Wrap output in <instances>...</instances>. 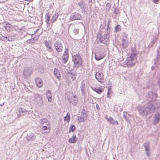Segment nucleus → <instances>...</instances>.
Masks as SVG:
<instances>
[{
	"mask_svg": "<svg viewBox=\"0 0 160 160\" xmlns=\"http://www.w3.org/2000/svg\"><path fill=\"white\" fill-rule=\"evenodd\" d=\"M76 16H78V18H74V19H73V20H80L82 18V17L80 16V15L79 14H77L75 15Z\"/></svg>",
	"mask_w": 160,
	"mask_h": 160,
	"instance_id": "obj_22",
	"label": "nucleus"
},
{
	"mask_svg": "<svg viewBox=\"0 0 160 160\" xmlns=\"http://www.w3.org/2000/svg\"><path fill=\"white\" fill-rule=\"evenodd\" d=\"M109 89H108V91L107 93V96H108V97L109 98L110 97V92H109Z\"/></svg>",
	"mask_w": 160,
	"mask_h": 160,
	"instance_id": "obj_25",
	"label": "nucleus"
},
{
	"mask_svg": "<svg viewBox=\"0 0 160 160\" xmlns=\"http://www.w3.org/2000/svg\"><path fill=\"white\" fill-rule=\"evenodd\" d=\"M46 95L47 98L48 99V101L50 102L52 101V95L51 92L49 91H47L46 92Z\"/></svg>",
	"mask_w": 160,
	"mask_h": 160,
	"instance_id": "obj_15",
	"label": "nucleus"
},
{
	"mask_svg": "<svg viewBox=\"0 0 160 160\" xmlns=\"http://www.w3.org/2000/svg\"><path fill=\"white\" fill-rule=\"evenodd\" d=\"M135 56L134 55H132L128 58L127 64L129 66L134 65L135 63L133 62L134 60Z\"/></svg>",
	"mask_w": 160,
	"mask_h": 160,
	"instance_id": "obj_7",
	"label": "nucleus"
},
{
	"mask_svg": "<svg viewBox=\"0 0 160 160\" xmlns=\"http://www.w3.org/2000/svg\"><path fill=\"white\" fill-rule=\"evenodd\" d=\"M50 17L49 14H48L46 15V20L48 22L50 21Z\"/></svg>",
	"mask_w": 160,
	"mask_h": 160,
	"instance_id": "obj_23",
	"label": "nucleus"
},
{
	"mask_svg": "<svg viewBox=\"0 0 160 160\" xmlns=\"http://www.w3.org/2000/svg\"><path fill=\"white\" fill-rule=\"evenodd\" d=\"M4 38H7V37H3V39H4ZM4 39H1L2 40H3Z\"/></svg>",
	"mask_w": 160,
	"mask_h": 160,
	"instance_id": "obj_30",
	"label": "nucleus"
},
{
	"mask_svg": "<svg viewBox=\"0 0 160 160\" xmlns=\"http://www.w3.org/2000/svg\"><path fill=\"white\" fill-rule=\"evenodd\" d=\"M33 0H30V1L32 2V1H33Z\"/></svg>",
	"mask_w": 160,
	"mask_h": 160,
	"instance_id": "obj_31",
	"label": "nucleus"
},
{
	"mask_svg": "<svg viewBox=\"0 0 160 160\" xmlns=\"http://www.w3.org/2000/svg\"><path fill=\"white\" fill-rule=\"evenodd\" d=\"M41 123L42 124L41 131L43 134H47L49 132L51 129L50 123L46 119H43Z\"/></svg>",
	"mask_w": 160,
	"mask_h": 160,
	"instance_id": "obj_1",
	"label": "nucleus"
},
{
	"mask_svg": "<svg viewBox=\"0 0 160 160\" xmlns=\"http://www.w3.org/2000/svg\"><path fill=\"white\" fill-rule=\"evenodd\" d=\"M54 75L56 77V78L58 79L59 80L60 78V74L59 71L57 68H55L54 69Z\"/></svg>",
	"mask_w": 160,
	"mask_h": 160,
	"instance_id": "obj_13",
	"label": "nucleus"
},
{
	"mask_svg": "<svg viewBox=\"0 0 160 160\" xmlns=\"http://www.w3.org/2000/svg\"><path fill=\"white\" fill-rule=\"evenodd\" d=\"M74 32L77 33H78V31L77 30H74Z\"/></svg>",
	"mask_w": 160,
	"mask_h": 160,
	"instance_id": "obj_27",
	"label": "nucleus"
},
{
	"mask_svg": "<svg viewBox=\"0 0 160 160\" xmlns=\"http://www.w3.org/2000/svg\"><path fill=\"white\" fill-rule=\"evenodd\" d=\"M109 123L112 125H118V123L117 121H115L111 117H110L109 118H106Z\"/></svg>",
	"mask_w": 160,
	"mask_h": 160,
	"instance_id": "obj_10",
	"label": "nucleus"
},
{
	"mask_svg": "<svg viewBox=\"0 0 160 160\" xmlns=\"http://www.w3.org/2000/svg\"><path fill=\"white\" fill-rule=\"evenodd\" d=\"M54 47L56 51L58 52H61L62 51L63 47L61 43L56 42L54 44Z\"/></svg>",
	"mask_w": 160,
	"mask_h": 160,
	"instance_id": "obj_5",
	"label": "nucleus"
},
{
	"mask_svg": "<svg viewBox=\"0 0 160 160\" xmlns=\"http://www.w3.org/2000/svg\"><path fill=\"white\" fill-rule=\"evenodd\" d=\"M149 143L148 142H147L144 143V146L145 147V150L146 151H148L149 150Z\"/></svg>",
	"mask_w": 160,
	"mask_h": 160,
	"instance_id": "obj_20",
	"label": "nucleus"
},
{
	"mask_svg": "<svg viewBox=\"0 0 160 160\" xmlns=\"http://www.w3.org/2000/svg\"><path fill=\"white\" fill-rule=\"evenodd\" d=\"M105 57L104 54L102 52H98L95 54V58L97 60H100Z\"/></svg>",
	"mask_w": 160,
	"mask_h": 160,
	"instance_id": "obj_8",
	"label": "nucleus"
},
{
	"mask_svg": "<svg viewBox=\"0 0 160 160\" xmlns=\"http://www.w3.org/2000/svg\"><path fill=\"white\" fill-rule=\"evenodd\" d=\"M18 115V116L19 117L20 116H19Z\"/></svg>",
	"mask_w": 160,
	"mask_h": 160,
	"instance_id": "obj_33",
	"label": "nucleus"
},
{
	"mask_svg": "<svg viewBox=\"0 0 160 160\" xmlns=\"http://www.w3.org/2000/svg\"><path fill=\"white\" fill-rule=\"evenodd\" d=\"M158 83L159 86H160V78L158 80Z\"/></svg>",
	"mask_w": 160,
	"mask_h": 160,
	"instance_id": "obj_29",
	"label": "nucleus"
},
{
	"mask_svg": "<svg viewBox=\"0 0 160 160\" xmlns=\"http://www.w3.org/2000/svg\"><path fill=\"white\" fill-rule=\"evenodd\" d=\"M92 88L93 90L99 94H100L103 91V89L100 87H92Z\"/></svg>",
	"mask_w": 160,
	"mask_h": 160,
	"instance_id": "obj_12",
	"label": "nucleus"
},
{
	"mask_svg": "<svg viewBox=\"0 0 160 160\" xmlns=\"http://www.w3.org/2000/svg\"><path fill=\"white\" fill-rule=\"evenodd\" d=\"M115 30L117 32H118L121 30V27L119 25H118L115 27Z\"/></svg>",
	"mask_w": 160,
	"mask_h": 160,
	"instance_id": "obj_19",
	"label": "nucleus"
},
{
	"mask_svg": "<svg viewBox=\"0 0 160 160\" xmlns=\"http://www.w3.org/2000/svg\"><path fill=\"white\" fill-rule=\"evenodd\" d=\"M95 78L99 82H101L104 79V76L102 73L100 72H97L95 74Z\"/></svg>",
	"mask_w": 160,
	"mask_h": 160,
	"instance_id": "obj_6",
	"label": "nucleus"
},
{
	"mask_svg": "<svg viewBox=\"0 0 160 160\" xmlns=\"http://www.w3.org/2000/svg\"><path fill=\"white\" fill-rule=\"evenodd\" d=\"M69 57V51L68 49L66 48L64 53L62 56V62L65 63L68 60Z\"/></svg>",
	"mask_w": 160,
	"mask_h": 160,
	"instance_id": "obj_4",
	"label": "nucleus"
},
{
	"mask_svg": "<svg viewBox=\"0 0 160 160\" xmlns=\"http://www.w3.org/2000/svg\"><path fill=\"white\" fill-rule=\"evenodd\" d=\"M44 43L46 47L50 50H52V48L51 45L48 42L47 40L45 41Z\"/></svg>",
	"mask_w": 160,
	"mask_h": 160,
	"instance_id": "obj_17",
	"label": "nucleus"
},
{
	"mask_svg": "<svg viewBox=\"0 0 160 160\" xmlns=\"http://www.w3.org/2000/svg\"><path fill=\"white\" fill-rule=\"evenodd\" d=\"M77 141L76 136L73 135L72 138H70L68 140V142L70 143H75Z\"/></svg>",
	"mask_w": 160,
	"mask_h": 160,
	"instance_id": "obj_14",
	"label": "nucleus"
},
{
	"mask_svg": "<svg viewBox=\"0 0 160 160\" xmlns=\"http://www.w3.org/2000/svg\"><path fill=\"white\" fill-rule=\"evenodd\" d=\"M147 154H148V153H147Z\"/></svg>",
	"mask_w": 160,
	"mask_h": 160,
	"instance_id": "obj_34",
	"label": "nucleus"
},
{
	"mask_svg": "<svg viewBox=\"0 0 160 160\" xmlns=\"http://www.w3.org/2000/svg\"><path fill=\"white\" fill-rule=\"evenodd\" d=\"M83 111L84 112H82L81 116L78 117V120L80 122H84L87 118L88 114L84 110Z\"/></svg>",
	"mask_w": 160,
	"mask_h": 160,
	"instance_id": "obj_3",
	"label": "nucleus"
},
{
	"mask_svg": "<svg viewBox=\"0 0 160 160\" xmlns=\"http://www.w3.org/2000/svg\"><path fill=\"white\" fill-rule=\"evenodd\" d=\"M35 82L37 86L39 88L42 86L43 82L42 79L39 78H37L35 79Z\"/></svg>",
	"mask_w": 160,
	"mask_h": 160,
	"instance_id": "obj_9",
	"label": "nucleus"
},
{
	"mask_svg": "<svg viewBox=\"0 0 160 160\" xmlns=\"http://www.w3.org/2000/svg\"><path fill=\"white\" fill-rule=\"evenodd\" d=\"M76 129L74 125H71L70 128L69 132H74Z\"/></svg>",
	"mask_w": 160,
	"mask_h": 160,
	"instance_id": "obj_18",
	"label": "nucleus"
},
{
	"mask_svg": "<svg viewBox=\"0 0 160 160\" xmlns=\"http://www.w3.org/2000/svg\"><path fill=\"white\" fill-rule=\"evenodd\" d=\"M70 77L71 78L72 80H74L76 78V76L74 75L71 74Z\"/></svg>",
	"mask_w": 160,
	"mask_h": 160,
	"instance_id": "obj_24",
	"label": "nucleus"
},
{
	"mask_svg": "<svg viewBox=\"0 0 160 160\" xmlns=\"http://www.w3.org/2000/svg\"><path fill=\"white\" fill-rule=\"evenodd\" d=\"M78 101V99L77 97L76 96H74L72 98L69 100V102L74 105H76Z\"/></svg>",
	"mask_w": 160,
	"mask_h": 160,
	"instance_id": "obj_11",
	"label": "nucleus"
},
{
	"mask_svg": "<svg viewBox=\"0 0 160 160\" xmlns=\"http://www.w3.org/2000/svg\"><path fill=\"white\" fill-rule=\"evenodd\" d=\"M159 121V117H156L155 120L153 122V123L154 124H156L158 123Z\"/></svg>",
	"mask_w": 160,
	"mask_h": 160,
	"instance_id": "obj_21",
	"label": "nucleus"
},
{
	"mask_svg": "<svg viewBox=\"0 0 160 160\" xmlns=\"http://www.w3.org/2000/svg\"><path fill=\"white\" fill-rule=\"evenodd\" d=\"M70 119V114L69 112L67 113L66 116L64 117V121L68 123Z\"/></svg>",
	"mask_w": 160,
	"mask_h": 160,
	"instance_id": "obj_16",
	"label": "nucleus"
},
{
	"mask_svg": "<svg viewBox=\"0 0 160 160\" xmlns=\"http://www.w3.org/2000/svg\"><path fill=\"white\" fill-rule=\"evenodd\" d=\"M154 3H157L158 2V0H153Z\"/></svg>",
	"mask_w": 160,
	"mask_h": 160,
	"instance_id": "obj_28",
	"label": "nucleus"
},
{
	"mask_svg": "<svg viewBox=\"0 0 160 160\" xmlns=\"http://www.w3.org/2000/svg\"><path fill=\"white\" fill-rule=\"evenodd\" d=\"M38 98H39V99L41 100L42 103L43 102V100L42 98L40 96H38Z\"/></svg>",
	"mask_w": 160,
	"mask_h": 160,
	"instance_id": "obj_26",
	"label": "nucleus"
},
{
	"mask_svg": "<svg viewBox=\"0 0 160 160\" xmlns=\"http://www.w3.org/2000/svg\"><path fill=\"white\" fill-rule=\"evenodd\" d=\"M25 71H24V74H25Z\"/></svg>",
	"mask_w": 160,
	"mask_h": 160,
	"instance_id": "obj_32",
	"label": "nucleus"
},
{
	"mask_svg": "<svg viewBox=\"0 0 160 160\" xmlns=\"http://www.w3.org/2000/svg\"><path fill=\"white\" fill-rule=\"evenodd\" d=\"M72 61L75 67L76 68L79 67L82 65V60L79 55H74L73 56Z\"/></svg>",
	"mask_w": 160,
	"mask_h": 160,
	"instance_id": "obj_2",
	"label": "nucleus"
}]
</instances>
